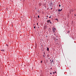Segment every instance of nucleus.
I'll use <instances>...</instances> for the list:
<instances>
[{"mask_svg": "<svg viewBox=\"0 0 76 76\" xmlns=\"http://www.w3.org/2000/svg\"><path fill=\"white\" fill-rule=\"evenodd\" d=\"M44 54H45V53H44Z\"/></svg>", "mask_w": 76, "mask_h": 76, "instance_id": "25", "label": "nucleus"}, {"mask_svg": "<svg viewBox=\"0 0 76 76\" xmlns=\"http://www.w3.org/2000/svg\"><path fill=\"white\" fill-rule=\"evenodd\" d=\"M52 62H53V60H52Z\"/></svg>", "mask_w": 76, "mask_h": 76, "instance_id": "18", "label": "nucleus"}, {"mask_svg": "<svg viewBox=\"0 0 76 76\" xmlns=\"http://www.w3.org/2000/svg\"><path fill=\"white\" fill-rule=\"evenodd\" d=\"M50 4V6H51V5H52V4H53V3H51Z\"/></svg>", "mask_w": 76, "mask_h": 76, "instance_id": "4", "label": "nucleus"}, {"mask_svg": "<svg viewBox=\"0 0 76 76\" xmlns=\"http://www.w3.org/2000/svg\"><path fill=\"white\" fill-rule=\"evenodd\" d=\"M61 10H62V9H61V10H60V9H59L58 10V11H59V12H61Z\"/></svg>", "mask_w": 76, "mask_h": 76, "instance_id": "2", "label": "nucleus"}, {"mask_svg": "<svg viewBox=\"0 0 76 76\" xmlns=\"http://www.w3.org/2000/svg\"><path fill=\"white\" fill-rule=\"evenodd\" d=\"M38 17L39 18V15H38Z\"/></svg>", "mask_w": 76, "mask_h": 76, "instance_id": "9", "label": "nucleus"}, {"mask_svg": "<svg viewBox=\"0 0 76 76\" xmlns=\"http://www.w3.org/2000/svg\"><path fill=\"white\" fill-rule=\"evenodd\" d=\"M34 28H35V26H34Z\"/></svg>", "mask_w": 76, "mask_h": 76, "instance_id": "15", "label": "nucleus"}, {"mask_svg": "<svg viewBox=\"0 0 76 76\" xmlns=\"http://www.w3.org/2000/svg\"><path fill=\"white\" fill-rule=\"evenodd\" d=\"M47 22H50L49 20H48L47 21Z\"/></svg>", "mask_w": 76, "mask_h": 76, "instance_id": "5", "label": "nucleus"}, {"mask_svg": "<svg viewBox=\"0 0 76 76\" xmlns=\"http://www.w3.org/2000/svg\"><path fill=\"white\" fill-rule=\"evenodd\" d=\"M6 45H7V44Z\"/></svg>", "mask_w": 76, "mask_h": 76, "instance_id": "23", "label": "nucleus"}, {"mask_svg": "<svg viewBox=\"0 0 76 76\" xmlns=\"http://www.w3.org/2000/svg\"><path fill=\"white\" fill-rule=\"evenodd\" d=\"M50 22V23L51 24V22Z\"/></svg>", "mask_w": 76, "mask_h": 76, "instance_id": "13", "label": "nucleus"}, {"mask_svg": "<svg viewBox=\"0 0 76 76\" xmlns=\"http://www.w3.org/2000/svg\"><path fill=\"white\" fill-rule=\"evenodd\" d=\"M37 25H38V23H37Z\"/></svg>", "mask_w": 76, "mask_h": 76, "instance_id": "19", "label": "nucleus"}, {"mask_svg": "<svg viewBox=\"0 0 76 76\" xmlns=\"http://www.w3.org/2000/svg\"><path fill=\"white\" fill-rule=\"evenodd\" d=\"M47 17H48V16H47Z\"/></svg>", "mask_w": 76, "mask_h": 76, "instance_id": "22", "label": "nucleus"}, {"mask_svg": "<svg viewBox=\"0 0 76 76\" xmlns=\"http://www.w3.org/2000/svg\"><path fill=\"white\" fill-rule=\"evenodd\" d=\"M51 9H52V8H51Z\"/></svg>", "mask_w": 76, "mask_h": 76, "instance_id": "27", "label": "nucleus"}, {"mask_svg": "<svg viewBox=\"0 0 76 76\" xmlns=\"http://www.w3.org/2000/svg\"><path fill=\"white\" fill-rule=\"evenodd\" d=\"M47 51H49V48H47Z\"/></svg>", "mask_w": 76, "mask_h": 76, "instance_id": "3", "label": "nucleus"}, {"mask_svg": "<svg viewBox=\"0 0 76 76\" xmlns=\"http://www.w3.org/2000/svg\"><path fill=\"white\" fill-rule=\"evenodd\" d=\"M50 61H51V62H50L51 63V64H52V63H52V61H51V60H50Z\"/></svg>", "mask_w": 76, "mask_h": 76, "instance_id": "6", "label": "nucleus"}, {"mask_svg": "<svg viewBox=\"0 0 76 76\" xmlns=\"http://www.w3.org/2000/svg\"><path fill=\"white\" fill-rule=\"evenodd\" d=\"M55 73H56V71H55Z\"/></svg>", "mask_w": 76, "mask_h": 76, "instance_id": "20", "label": "nucleus"}, {"mask_svg": "<svg viewBox=\"0 0 76 76\" xmlns=\"http://www.w3.org/2000/svg\"><path fill=\"white\" fill-rule=\"evenodd\" d=\"M59 7H60L61 6V5H60V4H59Z\"/></svg>", "mask_w": 76, "mask_h": 76, "instance_id": "8", "label": "nucleus"}, {"mask_svg": "<svg viewBox=\"0 0 76 76\" xmlns=\"http://www.w3.org/2000/svg\"><path fill=\"white\" fill-rule=\"evenodd\" d=\"M43 56L44 57H45V56H44V55H43Z\"/></svg>", "mask_w": 76, "mask_h": 76, "instance_id": "12", "label": "nucleus"}, {"mask_svg": "<svg viewBox=\"0 0 76 76\" xmlns=\"http://www.w3.org/2000/svg\"><path fill=\"white\" fill-rule=\"evenodd\" d=\"M50 75H51V74H52V73L51 72H50Z\"/></svg>", "mask_w": 76, "mask_h": 76, "instance_id": "10", "label": "nucleus"}, {"mask_svg": "<svg viewBox=\"0 0 76 76\" xmlns=\"http://www.w3.org/2000/svg\"><path fill=\"white\" fill-rule=\"evenodd\" d=\"M57 40V39H56Z\"/></svg>", "mask_w": 76, "mask_h": 76, "instance_id": "26", "label": "nucleus"}, {"mask_svg": "<svg viewBox=\"0 0 76 76\" xmlns=\"http://www.w3.org/2000/svg\"><path fill=\"white\" fill-rule=\"evenodd\" d=\"M51 16H50V17H49V18H51Z\"/></svg>", "mask_w": 76, "mask_h": 76, "instance_id": "11", "label": "nucleus"}, {"mask_svg": "<svg viewBox=\"0 0 76 76\" xmlns=\"http://www.w3.org/2000/svg\"><path fill=\"white\" fill-rule=\"evenodd\" d=\"M49 20V21H50V20Z\"/></svg>", "mask_w": 76, "mask_h": 76, "instance_id": "21", "label": "nucleus"}, {"mask_svg": "<svg viewBox=\"0 0 76 76\" xmlns=\"http://www.w3.org/2000/svg\"><path fill=\"white\" fill-rule=\"evenodd\" d=\"M47 19V18H46Z\"/></svg>", "mask_w": 76, "mask_h": 76, "instance_id": "24", "label": "nucleus"}, {"mask_svg": "<svg viewBox=\"0 0 76 76\" xmlns=\"http://www.w3.org/2000/svg\"><path fill=\"white\" fill-rule=\"evenodd\" d=\"M52 30L53 31V32H55V31H56V28H52Z\"/></svg>", "mask_w": 76, "mask_h": 76, "instance_id": "1", "label": "nucleus"}, {"mask_svg": "<svg viewBox=\"0 0 76 76\" xmlns=\"http://www.w3.org/2000/svg\"><path fill=\"white\" fill-rule=\"evenodd\" d=\"M49 59H50V58H49Z\"/></svg>", "mask_w": 76, "mask_h": 76, "instance_id": "28", "label": "nucleus"}, {"mask_svg": "<svg viewBox=\"0 0 76 76\" xmlns=\"http://www.w3.org/2000/svg\"><path fill=\"white\" fill-rule=\"evenodd\" d=\"M41 63H42V61H41Z\"/></svg>", "mask_w": 76, "mask_h": 76, "instance_id": "17", "label": "nucleus"}, {"mask_svg": "<svg viewBox=\"0 0 76 76\" xmlns=\"http://www.w3.org/2000/svg\"><path fill=\"white\" fill-rule=\"evenodd\" d=\"M56 19V20H58L57 19Z\"/></svg>", "mask_w": 76, "mask_h": 76, "instance_id": "14", "label": "nucleus"}, {"mask_svg": "<svg viewBox=\"0 0 76 76\" xmlns=\"http://www.w3.org/2000/svg\"><path fill=\"white\" fill-rule=\"evenodd\" d=\"M1 51H4V50H1Z\"/></svg>", "mask_w": 76, "mask_h": 76, "instance_id": "7", "label": "nucleus"}, {"mask_svg": "<svg viewBox=\"0 0 76 76\" xmlns=\"http://www.w3.org/2000/svg\"><path fill=\"white\" fill-rule=\"evenodd\" d=\"M53 74H54V73H55V72H53Z\"/></svg>", "mask_w": 76, "mask_h": 76, "instance_id": "16", "label": "nucleus"}]
</instances>
